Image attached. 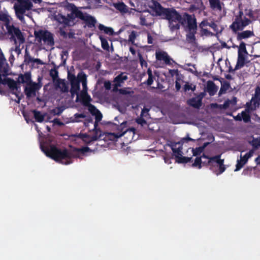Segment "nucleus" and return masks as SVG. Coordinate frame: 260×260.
<instances>
[{"mask_svg": "<svg viewBox=\"0 0 260 260\" xmlns=\"http://www.w3.org/2000/svg\"><path fill=\"white\" fill-rule=\"evenodd\" d=\"M41 148L47 156L62 164H63L64 159L68 160L72 158L82 159V156L85 155L86 152L91 151L88 147H74L71 151L66 148L61 150L54 145H50L49 147L41 145ZM71 162V161L67 160L64 164L68 165Z\"/></svg>", "mask_w": 260, "mask_h": 260, "instance_id": "nucleus-1", "label": "nucleus"}, {"mask_svg": "<svg viewBox=\"0 0 260 260\" xmlns=\"http://www.w3.org/2000/svg\"><path fill=\"white\" fill-rule=\"evenodd\" d=\"M152 9L156 15L168 21L169 27L171 31L180 29L183 20V15L174 8H164L158 2H154Z\"/></svg>", "mask_w": 260, "mask_h": 260, "instance_id": "nucleus-2", "label": "nucleus"}, {"mask_svg": "<svg viewBox=\"0 0 260 260\" xmlns=\"http://www.w3.org/2000/svg\"><path fill=\"white\" fill-rule=\"evenodd\" d=\"M34 36L39 43L43 41L48 46H52L54 45L53 34L47 30L39 29L35 30Z\"/></svg>", "mask_w": 260, "mask_h": 260, "instance_id": "nucleus-3", "label": "nucleus"}, {"mask_svg": "<svg viewBox=\"0 0 260 260\" xmlns=\"http://www.w3.org/2000/svg\"><path fill=\"white\" fill-rule=\"evenodd\" d=\"M19 4H15L14 8L17 17L20 20H24V14L26 10H29L33 5L29 0H18Z\"/></svg>", "mask_w": 260, "mask_h": 260, "instance_id": "nucleus-4", "label": "nucleus"}, {"mask_svg": "<svg viewBox=\"0 0 260 260\" xmlns=\"http://www.w3.org/2000/svg\"><path fill=\"white\" fill-rule=\"evenodd\" d=\"M7 32L11 36V39L16 43V40H18L20 44L24 43L25 38L20 29L13 25L6 26Z\"/></svg>", "mask_w": 260, "mask_h": 260, "instance_id": "nucleus-5", "label": "nucleus"}, {"mask_svg": "<svg viewBox=\"0 0 260 260\" xmlns=\"http://www.w3.org/2000/svg\"><path fill=\"white\" fill-rule=\"evenodd\" d=\"M42 77L39 76L37 79V83H29V84L27 85L28 86L25 87L24 93L27 98H30V97L36 96L37 91L39 90L42 86Z\"/></svg>", "mask_w": 260, "mask_h": 260, "instance_id": "nucleus-6", "label": "nucleus"}, {"mask_svg": "<svg viewBox=\"0 0 260 260\" xmlns=\"http://www.w3.org/2000/svg\"><path fill=\"white\" fill-rule=\"evenodd\" d=\"M213 160H212V157H208L205 154H203L200 157H197L194 162L192 164V167L201 169L202 166L213 167Z\"/></svg>", "mask_w": 260, "mask_h": 260, "instance_id": "nucleus-7", "label": "nucleus"}, {"mask_svg": "<svg viewBox=\"0 0 260 260\" xmlns=\"http://www.w3.org/2000/svg\"><path fill=\"white\" fill-rule=\"evenodd\" d=\"M68 9L71 11L70 14H68L66 18L68 20V26H72L75 24L74 20L76 18L80 19V14H82V12L79 10L74 4H69Z\"/></svg>", "mask_w": 260, "mask_h": 260, "instance_id": "nucleus-8", "label": "nucleus"}, {"mask_svg": "<svg viewBox=\"0 0 260 260\" xmlns=\"http://www.w3.org/2000/svg\"><path fill=\"white\" fill-rule=\"evenodd\" d=\"M183 20L180 25H184L186 23L190 31L196 30L197 28V20L194 16H192L187 13H184L182 17Z\"/></svg>", "mask_w": 260, "mask_h": 260, "instance_id": "nucleus-9", "label": "nucleus"}, {"mask_svg": "<svg viewBox=\"0 0 260 260\" xmlns=\"http://www.w3.org/2000/svg\"><path fill=\"white\" fill-rule=\"evenodd\" d=\"M3 84L7 85L11 90L12 94L15 95L16 96H18L17 92H20V84L18 81L16 82L11 78H6L4 79Z\"/></svg>", "mask_w": 260, "mask_h": 260, "instance_id": "nucleus-10", "label": "nucleus"}, {"mask_svg": "<svg viewBox=\"0 0 260 260\" xmlns=\"http://www.w3.org/2000/svg\"><path fill=\"white\" fill-rule=\"evenodd\" d=\"M79 16L80 17V19L84 21L85 24L88 28H92L95 27L96 23V20L94 17L87 13H83V12L82 13V14H80Z\"/></svg>", "mask_w": 260, "mask_h": 260, "instance_id": "nucleus-11", "label": "nucleus"}, {"mask_svg": "<svg viewBox=\"0 0 260 260\" xmlns=\"http://www.w3.org/2000/svg\"><path fill=\"white\" fill-rule=\"evenodd\" d=\"M156 59L157 60H163L167 65L171 66L172 62H175V61L171 58L168 53L164 51H156L155 53Z\"/></svg>", "mask_w": 260, "mask_h": 260, "instance_id": "nucleus-12", "label": "nucleus"}, {"mask_svg": "<svg viewBox=\"0 0 260 260\" xmlns=\"http://www.w3.org/2000/svg\"><path fill=\"white\" fill-rule=\"evenodd\" d=\"M201 28L206 27L207 26L210 27L213 31L216 34H219L221 32V30L219 29V27L217 23L213 20L204 19L199 24Z\"/></svg>", "mask_w": 260, "mask_h": 260, "instance_id": "nucleus-13", "label": "nucleus"}, {"mask_svg": "<svg viewBox=\"0 0 260 260\" xmlns=\"http://www.w3.org/2000/svg\"><path fill=\"white\" fill-rule=\"evenodd\" d=\"M253 151L250 150L248 152L246 153L243 157L241 156L240 160H237V163L236 165V169L235 171L240 170L243 166L247 162L248 159L252 156Z\"/></svg>", "mask_w": 260, "mask_h": 260, "instance_id": "nucleus-14", "label": "nucleus"}, {"mask_svg": "<svg viewBox=\"0 0 260 260\" xmlns=\"http://www.w3.org/2000/svg\"><path fill=\"white\" fill-rule=\"evenodd\" d=\"M251 22V21L250 20V19L247 18L244 16L242 19L239 20V23L238 24V28H237V26L236 25H234V26L230 25V28L233 31L236 32L238 30H242L244 27L248 25Z\"/></svg>", "mask_w": 260, "mask_h": 260, "instance_id": "nucleus-15", "label": "nucleus"}, {"mask_svg": "<svg viewBox=\"0 0 260 260\" xmlns=\"http://www.w3.org/2000/svg\"><path fill=\"white\" fill-rule=\"evenodd\" d=\"M19 83H26L28 85L31 81V76L30 72H26L24 74H20L18 78Z\"/></svg>", "mask_w": 260, "mask_h": 260, "instance_id": "nucleus-16", "label": "nucleus"}, {"mask_svg": "<svg viewBox=\"0 0 260 260\" xmlns=\"http://www.w3.org/2000/svg\"><path fill=\"white\" fill-rule=\"evenodd\" d=\"M254 36V34L253 31L246 30L240 32H238L237 39L238 41H241L243 39H247Z\"/></svg>", "mask_w": 260, "mask_h": 260, "instance_id": "nucleus-17", "label": "nucleus"}, {"mask_svg": "<svg viewBox=\"0 0 260 260\" xmlns=\"http://www.w3.org/2000/svg\"><path fill=\"white\" fill-rule=\"evenodd\" d=\"M54 20L56 21L60 24L63 25L64 27H66L68 26V20L66 18V16L60 14L58 13L57 14L55 15Z\"/></svg>", "mask_w": 260, "mask_h": 260, "instance_id": "nucleus-18", "label": "nucleus"}, {"mask_svg": "<svg viewBox=\"0 0 260 260\" xmlns=\"http://www.w3.org/2000/svg\"><path fill=\"white\" fill-rule=\"evenodd\" d=\"M71 89L70 92L72 96H73L75 94H77L76 98V102L78 101L79 99V91L80 89V84H79V82H75L73 83H71Z\"/></svg>", "mask_w": 260, "mask_h": 260, "instance_id": "nucleus-19", "label": "nucleus"}, {"mask_svg": "<svg viewBox=\"0 0 260 260\" xmlns=\"http://www.w3.org/2000/svg\"><path fill=\"white\" fill-rule=\"evenodd\" d=\"M218 87L212 81H208L207 83V90L210 95H214L217 92Z\"/></svg>", "mask_w": 260, "mask_h": 260, "instance_id": "nucleus-20", "label": "nucleus"}, {"mask_svg": "<svg viewBox=\"0 0 260 260\" xmlns=\"http://www.w3.org/2000/svg\"><path fill=\"white\" fill-rule=\"evenodd\" d=\"M187 104L193 108H199L202 106V99L199 97H194L188 100Z\"/></svg>", "mask_w": 260, "mask_h": 260, "instance_id": "nucleus-21", "label": "nucleus"}, {"mask_svg": "<svg viewBox=\"0 0 260 260\" xmlns=\"http://www.w3.org/2000/svg\"><path fill=\"white\" fill-rule=\"evenodd\" d=\"M55 86L56 88H59L63 93L68 92L69 87L63 80L57 79Z\"/></svg>", "mask_w": 260, "mask_h": 260, "instance_id": "nucleus-22", "label": "nucleus"}, {"mask_svg": "<svg viewBox=\"0 0 260 260\" xmlns=\"http://www.w3.org/2000/svg\"><path fill=\"white\" fill-rule=\"evenodd\" d=\"M177 144V143H176L175 144L172 145L171 146L173 154L176 157V159L179 158V157H180L183 154V152L182 151V147L180 146L179 147H177L176 146Z\"/></svg>", "mask_w": 260, "mask_h": 260, "instance_id": "nucleus-23", "label": "nucleus"}, {"mask_svg": "<svg viewBox=\"0 0 260 260\" xmlns=\"http://www.w3.org/2000/svg\"><path fill=\"white\" fill-rule=\"evenodd\" d=\"M80 97L82 103L84 106L87 107L91 104L90 103L91 101V98L87 92L81 93Z\"/></svg>", "mask_w": 260, "mask_h": 260, "instance_id": "nucleus-24", "label": "nucleus"}, {"mask_svg": "<svg viewBox=\"0 0 260 260\" xmlns=\"http://www.w3.org/2000/svg\"><path fill=\"white\" fill-rule=\"evenodd\" d=\"M209 2L210 7L212 10L219 11L222 10L221 3L220 0H209Z\"/></svg>", "mask_w": 260, "mask_h": 260, "instance_id": "nucleus-25", "label": "nucleus"}, {"mask_svg": "<svg viewBox=\"0 0 260 260\" xmlns=\"http://www.w3.org/2000/svg\"><path fill=\"white\" fill-rule=\"evenodd\" d=\"M114 7L121 13H125L128 12L127 7L123 2L115 3L114 4Z\"/></svg>", "mask_w": 260, "mask_h": 260, "instance_id": "nucleus-26", "label": "nucleus"}, {"mask_svg": "<svg viewBox=\"0 0 260 260\" xmlns=\"http://www.w3.org/2000/svg\"><path fill=\"white\" fill-rule=\"evenodd\" d=\"M127 79V76L122 73L117 76L114 79V82L115 83V85L118 86H120V84L123 82L124 81Z\"/></svg>", "mask_w": 260, "mask_h": 260, "instance_id": "nucleus-27", "label": "nucleus"}, {"mask_svg": "<svg viewBox=\"0 0 260 260\" xmlns=\"http://www.w3.org/2000/svg\"><path fill=\"white\" fill-rule=\"evenodd\" d=\"M31 112L34 114V118L36 121L42 122L44 121L45 115L42 114L40 111L36 110H32Z\"/></svg>", "mask_w": 260, "mask_h": 260, "instance_id": "nucleus-28", "label": "nucleus"}, {"mask_svg": "<svg viewBox=\"0 0 260 260\" xmlns=\"http://www.w3.org/2000/svg\"><path fill=\"white\" fill-rule=\"evenodd\" d=\"M230 87V84L228 82L224 81L223 83H221V87L218 92L219 96L225 93Z\"/></svg>", "mask_w": 260, "mask_h": 260, "instance_id": "nucleus-29", "label": "nucleus"}, {"mask_svg": "<svg viewBox=\"0 0 260 260\" xmlns=\"http://www.w3.org/2000/svg\"><path fill=\"white\" fill-rule=\"evenodd\" d=\"M99 29L101 31H103L105 34L109 35H113L114 34V30L112 28L105 26L103 24H100L99 26Z\"/></svg>", "mask_w": 260, "mask_h": 260, "instance_id": "nucleus-30", "label": "nucleus"}, {"mask_svg": "<svg viewBox=\"0 0 260 260\" xmlns=\"http://www.w3.org/2000/svg\"><path fill=\"white\" fill-rule=\"evenodd\" d=\"M208 143H204V145L201 147H197L195 149H192V152L193 156H198L204 151V148L207 146Z\"/></svg>", "mask_w": 260, "mask_h": 260, "instance_id": "nucleus-31", "label": "nucleus"}, {"mask_svg": "<svg viewBox=\"0 0 260 260\" xmlns=\"http://www.w3.org/2000/svg\"><path fill=\"white\" fill-rule=\"evenodd\" d=\"M84 137L86 138V140H85V142L89 145L92 142L95 141L100 139V136H95L93 134L91 136L85 134Z\"/></svg>", "mask_w": 260, "mask_h": 260, "instance_id": "nucleus-32", "label": "nucleus"}, {"mask_svg": "<svg viewBox=\"0 0 260 260\" xmlns=\"http://www.w3.org/2000/svg\"><path fill=\"white\" fill-rule=\"evenodd\" d=\"M58 67L54 66L53 69L50 70L49 75L52 78L53 81L56 80L58 77V72L57 71Z\"/></svg>", "mask_w": 260, "mask_h": 260, "instance_id": "nucleus-33", "label": "nucleus"}, {"mask_svg": "<svg viewBox=\"0 0 260 260\" xmlns=\"http://www.w3.org/2000/svg\"><path fill=\"white\" fill-rule=\"evenodd\" d=\"M221 154H218L213 156H212V160H213V165L214 163H216L218 166H223L224 165V159H221Z\"/></svg>", "mask_w": 260, "mask_h": 260, "instance_id": "nucleus-34", "label": "nucleus"}, {"mask_svg": "<svg viewBox=\"0 0 260 260\" xmlns=\"http://www.w3.org/2000/svg\"><path fill=\"white\" fill-rule=\"evenodd\" d=\"M248 52L246 48V44L244 42H241L238 48V54H247Z\"/></svg>", "mask_w": 260, "mask_h": 260, "instance_id": "nucleus-35", "label": "nucleus"}, {"mask_svg": "<svg viewBox=\"0 0 260 260\" xmlns=\"http://www.w3.org/2000/svg\"><path fill=\"white\" fill-rule=\"evenodd\" d=\"M77 81L79 82V84H80V82L82 83L84 82V81H86V75L82 71L79 72L77 77Z\"/></svg>", "mask_w": 260, "mask_h": 260, "instance_id": "nucleus-36", "label": "nucleus"}, {"mask_svg": "<svg viewBox=\"0 0 260 260\" xmlns=\"http://www.w3.org/2000/svg\"><path fill=\"white\" fill-rule=\"evenodd\" d=\"M243 17V12L242 11L240 10L239 12V14L238 15L236 16L235 20L233 21L232 24L231 25L232 26H234V25H236L237 27L238 26V24L239 20L242 19Z\"/></svg>", "mask_w": 260, "mask_h": 260, "instance_id": "nucleus-37", "label": "nucleus"}, {"mask_svg": "<svg viewBox=\"0 0 260 260\" xmlns=\"http://www.w3.org/2000/svg\"><path fill=\"white\" fill-rule=\"evenodd\" d=\"M100 39L101 41V45H102V48L105 50L109 51V43H108L107 40L105 38H104L101 36L100 37Z\"/></svg>", "mask_w": 260, "mask_h": 260, "instance_id": "nucleus-38", "label": "nucleus"}, {"mask_svg": "<svg viewBox=\"0 0 260 260\" xmlns=\"http://www.w3.org/2000/svg\"><path fill=\"white\" fill-rule=\"evenodd\" d=\"M64 108L62 106L56 107L51 110V113L54 115H60L64 111Z\"/></svg>", "mask_w": 260, "mask_h": 260, "instance_id": "nucleus-39", "label": "nucleus"}, {"mask_svg": "<svg viewBox=\"0 0 260 260\" xmlns=\"http://www.w3.org/2000/svg\"><path fill=\"white\" fill-rule=\"evenodd\" d=\"M260 88L257 87L255 89L254 96H252L251 100L254 102V103L258 102L260 101Z\"/></svg>", "mask_w": 260, "mask_h": 260, "instance_id": "nucleus-40", "label": "nucleus"}, {"mask_svg": "<svg viewBox=\"0 0 260 260\" xmlns=\"http://www.w3.org/2000/svg\"><path fill=\"white\" fill-rule=\"evenodd\" d=\"M137 36V32L136 31H132V32H131L128 36V42L131 43L132 45H136L135 44V40Z\"/></svg>", "mask_w": 260, "mask_h": 260, "instance_id": "nucleus-41", "label": "nucleus"}, {"mask_svg": "<svg viewBox=\"0 0 260 260\" xmlns=\"http://www.w3.org/2000/svg\"><path fill=\"white\" fill-rule=\"evenodd\" d=\"M191 159L192 157L183 156L182 155L179 158L176 159V161L180 164H186L190 162Z\"/></svg>", "mask_w": 260, "mask_h": 260, "instance_id": "nucleus-42", "label": "nucleus"}, {"mask_svg": "<svg viewBox=\"0 0 260 260\" xmlns=\"http://www.w3.org/2000/svg\"><path fill=\"white\" fill-rule=\"evenodd\" d=\"M0 20L5 23V25L6 27L7 25L9 26L10 25V20L9 19L8 16L7 14H0Z\"/></svg>", "mask_w": 260, "mask_h": 260, "instance_id": "nucleus-43", "label": "nucleus"}, {"mask_svg": "<svg viewBox=\"0 0 260 260\" xmlns=\"http://www.w3.org/2000/svg\"><path fill=\"white\" fill-rule=\"evenodd\" d=\"M242 120H243L245 123H248L250 121L251 117L249 114L246 111H242L241 112Z\"/></svg>", "mask_w": 260, "mask_h": 260, "instance_id": "nucleus-44", "label": "nucleus"}, {"mask_svg": "<svg viewBox=\"0 0 260 260\" xmlns=\"http://www.w3.org/2000/svg\"><path fill=\"white\" fill-rule=\"evenodd\" d=\"M147 73L148 75V78L147 80L146 81V83L148 85L150 86L152 84V83L153 82L154 77L153 76L152 72L150 69L148 70Z\"/></svg>", "mask_w": 260, "mask_h": 260, "instance_id": "nucleus-45", "label": "nucleus"}, {"mask_svg": "<svg viewBox=\"0 0 260 260\" xmlns=\"http://www.w3.org/2000/svg\"><path fill=\"white\" fill-rule=\"evenodd\" d=\"M95 116V122L94 124V126L96 127L98 122H100L103 117L102 114L100 111H98V112L94 115Z\"/></svg>", "mask_w": 260, "mask_h": 260, "instance_id": "nucleus-46", "label": "nucleus"}, {"mask_svg": "<svg viewBox=\"0 0 260 260\" xmlns=\"http://www.w3.org/2000/svg\"><path fill=\"white\" fill-rule=\"evenodd\" d=\"M67 78L70 83L78 81H77V77L74 74H72L70 71H68Z\"/></svg>", "mask_w": 260, "mask_h": 260, "instance_id": "nucleus-47", "label": "nucleus"}, {"mask_svg": "<svg viewBox=\"0 0 260 260\" xmlns=\"http://www.w3.org/2000/svg\"><path fill=\"white\" fill-rule=\"evenodd\" d=\"M245 56L244 54H238L237 62L241 64V66H243L245 64Z\"/></svg>", "mask_w": 260, "mask_h": 260, "instance_id": "nucleus-48", "label": "nucleus"}, {"mask_svg": "<svg viewBox=\"0 0 260 260\" xmlns=\"http://www.w3.org/2000/svg\"><path fill=\"white\" fill-rule=\"evenodd\" d=\"M74 119L73 120V122H79L80 120L79 119V118H85L86 115L83 113H76L74 114Z\"/></svg>", "mask_w": 260, "mask_h": 260, "instance_id": "nucleus-49", "label": "nucleus"}, {"mask_svg": "<svg viewBox=\"0 0 260 260\" xmlns=\"http://www.w3.org/2000/svg\"><path fill=\"white\" fill-rule=\"evenodd\" d=\"M87 107L88 108V111L93 116L98 112V111H99L94 105L92 104L88 106Z\"/></svg>", "mask_w": 260, "mask_h": 260, "instance_id": "nucleus-50", "label": "nucleus"}, {"mask_svg": "<svg viewBox=\"0 0 260 260\" xmlns=\"http://www.w3.org/2000/svg\"><path fill=\"white\" fill-rule=\"evenodd\" d=\"M33 59L30 55H29V53L27 51V50H25V53L24 55V61L29 63L30 62H32Z\"/></svg>", "mask_w": 260, "mask_h": 260, "instance_id": "nucleus-51", "label": "nucleus"}, {"mask_svg": "<svg viewBox=\"0 0 260 260\" xmlns=\"http://www.w3.org/2000/svg\"><path fill=\"white\" fill-rule=\"evenodd\" d=\"M195 140L193 139H192L189 137L188 134L186 136V137L183 138L180 140V143L183 144L185 143H187L188 141H192V142H195ZM178 144H180V142L178 143Z\"/></svg>", "mask_w": 260, "mask_h": 260, "instance_id": "nucleus-52", "label": "nucleus"}, {"mask_svg": "<svg viewBox=\"0 0 260 260\" xmlns=\"http://www.w3.org/2000/svg\"><path fill=\"white\" fill-rule=\"evenodd\" d=\"M192 32H190L189 34H188L186 36L187 39L191 41V42L194 41L196 40V37L194 36L195 33L196 32V30H192Z\"/></svg>", "mask_w": 260, "mask_h": 260, "instance_id": "nucleus-53", "label": "nucleus"}, {"mask_svg": "<svg viewBox=\"0 0 260 260\" xmlns=\"http://www.w3.org/2000/svg\"><path fill=\"white\" fill-rule=\"evenodd\" d=\"M149 110L150 109L144 107L141 111V117L147 118L148 116L149 115L148 112Z\"/></svg>", "mask_w": 260, "mask_h": 260, "instance_id": "nucleus-54", "label": "nucleus"}, {"mask_svg": "<svg viewBox=\"0 0 260 260\" xmlns=\"http://www.w3.org/2000/svg\"><path fill=\"white\" fill-rule=\"evenodd\" d=\"M183 90L185 92H186L187 91H189L190 90L192 91H194L195 90V86H194L193 88L191 87V85H189L188 83H186L184 85L183 87Z\"/></svg>", "mask_w": 260, "mask_h": 260, "instance_id": "nucleus-55", "label": "nucleus"}, {"mask_svg": "<svg viewBox=\"0 0 260 260\" xmlns=\"http://www.w3.org/2000/svg\"><path fill=\"white\" fill-rule=\"evenodd\" d=\"M139 59L142 67L145 66L146 67L147 65V62L143 59V57L142 54L140 53H138Z\"/></svg>", "mask_w": 260, "mask_h": 260, "instance_id": "nucleus-56", "label": "nucleus"}, {"mask_svg": "<svg viewBox=\"0 0 260 260\" xmlns=\"http://www.w3.org/2000/svg\"><path fill=\"white\" fill-rule=\"evenodd\" d=\"M4 61H5V59L4 58L2 50L0 48V69H2Z\"/></svg>", "mask_w": 260, "mask_h": 260, "instance_id": "nucleus-57", "label": "nucleus"}, {"mask_svg": "<svg viewBox=\"0 0 260 260\" xmlns=\"http://www.w3.org/2000/svg\"><path fill=\"white\" fill-rule=\"evenodd\" d=\"M225 165H223V166H219V169H218V172L216 173V175H218L219 174H222V173H223L224 172V171L225 170Z\"/></svg>", "mask_w": 260, "mask_h": 260, "instance_id": "nucleus-58", "label": "nucleus"}, {"mask_svg": "<svg viewBox=\"0 0 260 260\" xmlns=\"http://www.w3.org/2000/svg\"><path fill=\"white\" fill-rule=\"evenodd\" d=\"M102 132L100 129H96V127L94 128L93 135L97 136H100V139L102 137Z\"/></svg>", "mask_w": 260, "mask_h": 260, "instance_id": "nucleus-59", "label": "nucleus"}, {"mask_svg": "<svg viewBox=\"0 0 260 260\" xmlns=\"http://www.w3.org/2000/svg\"><path fill=\"white\" fill-rule=\"evenodd\" d=\"M52 122L54 124H56L59 126H61L63 125V123L61 122L59 119L55 118L53 120Z\"/></svg>", "mask_w": 260, "mask_h": 260, "instance_id": "nucleus-60", "label": "nucleus"}, {"mask_svg": "<svg viewBox=\"0 0 260 260\" xmlns=\"http://www.w3.org/2000/svg\"><path fill=\"white\" fill-rule=\"evenodd\" d=\"M83 90L81 93L87 92V81L82 83Z\"/></svg>", "mask_w": 260, "mask_h": 260, "instance_id": "nucleus-61", "label": "nucleus"}, {"mask_svg": "<svg viewBox=\"0 0 260 260\" xmlns=\"http://www.w3.org/2000/svg\"><path fill=\"white\" fill-rule=\"evenodd\" d=\"M153 38L151 36V35L150 34H148V35H147V42H148V43L149 44H153Z\"/></svg>", "mask_w": 260, "mask_h": 260, "instance_id": "nucleus-62", "label": "nucleus"}, {"mask_svg": "<svg viewBox=\"0 0 260 260\" xmlns=\"http://www.w3.org/2000/svg\"><path fill=\"white\" fill-rule=\"evenodd\" d=\"M245 15L248 16L250 18H253V13L252 10H249L248 12L245 13Z\"/></svg>", "mask_w": 260, "mask_h": 260, "instance_id": "nucleus-63", "label": "nucleus"}, {"mask_svg": "<svg viewBox=\"0 0 260 260\" xmlns=\"http://www.w3.org/2000/svg\"><path fill=\"white\" fill-rule=\"evenodd\" d=\"M137 122L138 123L141 124H142L143 123H145L146 122V120L142 117L141 118L138 119L137 120Z\"/></svg>", "mask_w": 260, "mask_h": 260, "instance_id": "nucleus-64", "label": "nucleus"}]
</instances>
